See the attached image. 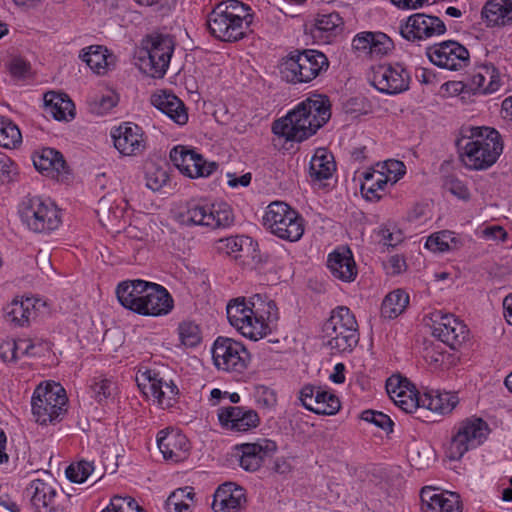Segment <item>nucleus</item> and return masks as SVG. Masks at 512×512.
Wrapping results in <instances>:
<instances>
[{
  "label": "nucleus",
  "mask_w": 512,
  "mask_h": 512,
  "mask_svg": "<svg viewBox=\"0 0 512 512\" xmlns=\"http://www.w3.org/2000/svg\"><path fill=\"white\" fill-rule=\"evenodd\" d=\"M27 345H30V339H19L18 341L7 342L0 346L1 357L4 361H15L21 355H26Z\"/></svg>",
  "instance_id": "nucleus-52"
},
{
  "label": "nucleus",
  "mask_w": 512,
  "mask_h": 512,
  "mask_svg": "<svg viewBox=\"0 0 512 512\" xmlns=\"http://www.w3.org/2000/svg\"><path fill=\"white\" fill-rule=\"evenodd\" d=\"M394 48L393 41L385 33L370 31L368 54L371 57H382Z\"/></svg>",
  "instance_id": "nucleus-47"
},
{
  "label": "nucleus",
  "mask_w": 512,
  "mask_h": 512,
  "mask_svg": "<svg viewBox=\"0 0 512 512\" xmlns=\"http://www.w3.org/2000/svg\"><path fill=\"white\" fill-rule=\"evenodd\" d=\"M213 364L217 370L227 373H243L251 360L246 346L236 339L218 336L211 348Z\"/></svg>",
  "instance_id": "nucleus-12"
},
{
  "label": "nucleus",
  "mask_w": 512,
  "mask_h": 512,
  "mask_svg": "<svg viewBox=\"0 0 512 512\" xmlns=\"http://www.w3.org/2000/svg\"><path fill=\"white\" fill-rule=\"evenodd\" d=\"M408 304L409 295L402 289H396L384 298L381 314L385 318L394 319L405 311Z\"/></svg>",
  "instance_id": "nucleus-41"
},
{
  "label": "nucleus",
  "mask_w": 512,
  "mask_h": 512,
  "mask_svg": "<svg viewBox=\"0 0 512 512\" xmlns=\"http://www.w3.org/2000/svg\"><path fill=\"white\" fill-rule=\"evenodd\" d=\"M364 180H369L370 185H373L375 189L378 191H384L387 183L389 182L388 178L380 173L379 170L367 171L363 174Z\"/></svg>",
  "instance_id": "nucleus-60"
},
{
  "label": "nucleus",
  "mask_w": 512,
  "mask_h": 512,
  "mask_svg": "<svg viewBox=\"0 0 512 512\" xmlns=\"http://www.w3.org/2000/svg\"><path fill=\"white\" fill-rule=\"evenodd\" d=\"M254 20L252 8L239 1L227 0L218 3L208 14L209 33L222 42L233 43L247 37Z\"/></svg>",
  "instance_id": "nucleus-3"
},
{
  "label": "nucleus",
  "mask_w": 512,
  "mask_h": 512,
  "mask_svg": "<svg viewBox=\"0 0 512 512\" xmlns=\"http://www.w3.org/2000/svg\"><path fill=\"white\" fill-rule=\"evenodd\" d=\"M138 307L139 315L160 317L168 315L173 310L174 300L164 286L150 282Z\"/></svg>",
  "instance_id": "nucleus-25"
},
{
  "label": "nucleus",
  "mask_w": 512,
  "mask_h": 512,
  "mask_svg": "<svg viewBox=\"0 0 512 512\" xmlns=\"http://www.w3.org/2000/svg\"><path fill=\"white\" fill-rule=\"evenodd\" d=\"M328 68L327 56L315 49L294 50L279 65L281 78L293 85L309 83Z\"/></svg>",
  "instance_id": "nucleus-6"
},
{
  "label": "nucleus",
  "mask_w": 512,
  "mask_h": 512,
  "mask_svg": "<svg viewBox=\"0 0 512 512\" xmlns=\"http://www.w3.org/2000/svg\"><path fill=\"white\" fill-rule=\"evenodd\" d=\"M30 64L24 59L13 58L9 64L10 74L17 79H24L30 74Z\"/></svg>",
  "instance_id": "nucleus-58"
},
{
  "label": "nucleus",
  "mask_w": 512,
  "mask_h": 512,
  "mask_svg": "<svg viewBox=\"0 0 512 512\" xmlns=\"http://www.w3.org/2000/svg\"><path fill=\"white\" fill-rule=\"evenodd\" d=\"M101 512H145L136 500L130 496H114L110 504Z\"/></svg>",
  "instance_id": "nucleus-51"
},
{
  "label": "nucleus",
  "mask_w": 512,
  "mask_h": 512,
  "mask_svg": "<svg viewBox=\"0 0 512 512\" xmlns=\"http://www.w3.org/2000/svg\"><path fill=\"white\" fill-rule=\"evenodd\" d=\"M322 333L325 345L333 354L351 353L360 338L356 317L346 306H338L331 311Z\"/></svg>",
  "instance_id": "nucleus-5"
},
{
  "label": "nucleus",
  "mask_w": 512,
  "mask_h": 512,
  "mask_svg": "<svg viewBox=\"0 0 512 512\" xmlns=\"http://www.w3.org/2000/svg\"><path fill=\"white\" fill-rule=\"evenodd\" d=\"M235 451L239 466L247 472H256L277 451V444L273 440L262 438L256 442L238 444Z\"/></svg>",
  "instance_id": "nucleus-20"
},
{
  "label": "nucleus",
  "mask_w": 512,
  "mask_h": 512,
  "mask_svg": "<svg viewBox=\"0 0 512 512\" xmlns=\"http://www.w3.org/2000/svg\"><path fill=\"white\" fill-rule=\"evenodd\" d=\"M117 104L116 97L113 95L102 96L91 104V111L97 115H105Z\"/></svg>",
  "instance_id": "nucleus-57"
},
{
  "label": "nucleus",
  "mask_w": 512,
  "mask_h": 512,
  "mask_svg": "<svg viewBox=\"0 0 512 512\" xmlns=\"http://www.w3.org/2000/svg\"><path fill=\"white\" fill-rule=\"evenodd\" d=\"M380 173H383L388 178L391 184H395L406 173V168L403 162L399 160H388L381 165Z\"/></svg>",
  "instance_id": "nucleus-54"
},
{
  "label": "nucleus",
  "mask_w": 512,
  "mask_h": 512,
  "mask_svg": "<svg viewBox=\"0 0 512 512\" xmlns=\"http://www.w3.org/2000/svg\"><path fill=\"white\" fill-rule=\"evenodd\" d=\"M489 431L488 424L479 417H470L458 422L453 427L448 457L451 460H460L469 450L482 445Z\"/></svg>",
  "instance_id": "nucleus-11"
},
{
  "label": "nucleus",
  "mask_w": 512,
  "mask_h": 512,
  "mask_svg": "<svg viewBox=\"0 0 512 512\" xmlns=\"http://www.w3.org/2000/svg\"><path fill=\"white\" fill-rule=\"evenodd\" d=\"M194 493L191 487L173 491L165 502L167 512H191Z\"/></svg>",
  "instance_id": "nucleus-42"
},
{
  "label": "nucleus",
  "mask_w": 512,
  "mask_h": 512,
  "mask_svg": "<svg viewBox=\"0 0 512 512\" xmlns=\"http://www.w3.org/2000/svg\"><path fill=\"white\" fill-rule=\"evenodd\" d=\"M181 343L186 347H196L202 340L200 327L193 321H182L178 326Z\"/></svg>",
  "instance_id": "nucleus-48"
},
{
  "label": "nucleus",
  "mask_w": 512,
  "mask_h": 512,
  "mask_svg": "<svg viewBox=\"0 0 512 512\" xmlns=\"http://www.w3.org/2000/svg\"><path fill=\"white\" fill-rule=\"evenodd\" d=\"M149 283L141 279L120 282L116 287L118 301L124 308L137 313Z\"/></svg>",
  "instance_id": "nucleus-35"
},
{
  "label": "nucleus",
  "mask_w": 512,
  "mask_h": 512,
  "mask_svg": "<svg viewBox=\"0 0 512 512\" xmlns=\"http://www.w3.org/2000/svg\"><path fill=\"white\" fill-rule=\"evenodd\" d=\"M488 28L512 25V0H488L481 10Z\"/></svg>",
  "instance_id": "nucleus-34"
},
{
  "label": "nucleus",
  "mask_w": 512,
  "mask_h": 512,
  "mask_svg": "<svg viewBox=\"0 0 512 512\" xmlns=\"http://www.w3.org/2000/svg\"><path fill=\"white\" fill-rule=\"evenodd\" d=\"M444 188L458 199L467 201L470 199V191L467 185L454 176H448L444 182Z\"/></svg>",
  "instance_id": "nucleus-55"
},
{
  "label": "nucleus",
  "mask_w": 512,
  "mask_h": 512,
  "mask_svg": "<svg viewBox=\"0 0 512 512\" xmlns=\"http://www.w3.org/2000/svg\"><path fill=\"white\" fill-rule=\"evenodd\" d=\"M335 171L336 163L333 155L324 148L317 149L309 164V175L312 181L327 180Z\"/></svg>",
  "instance_id": "nucleus-38"
},
{
  "label": "nucleus",
  "mask_w": 512,
  "mask_h": 512,
  "mask_svg": "<svg viewBox=\"0 0 512 512\" xmlns=\"http://www.w3.org/2000/svg\"><path fill=\"white\" fill-rule=\"evenodd\" d=\"M178 223L183 226H202L210 229L229 226L233 222L231 208L226 203L202 204L189 202L177 214Z\"/></svg>",
  "instance_id": "nucleus-10"
},
{
  "label": "nucleus",
  "mask_w": 512,
  "mask_h": 512,
  "mask_svg": "<svg viewBox=\"0 0 512 512\" xmlns=\"http://www.w3.org/2000/svg\"><path fill=\"white\" fill-rule=\"evenodd\" d=\"M327 268L331 275L342 282L350 283L358 274L357 266L348 247H338L327 258Z\"/></svg>",
  "instance_id": "nucleus-29"
},
{
  "label": "nucleus",
  "mask_w": 512,
  "mask_h": 512,
  "mask_svg": "<svg viewBox=\"0 0 512 512\" xmlns=\"http://www.w3.org/2000/svg\"><path fill=\"white\" fill-rule=\"evenodd\" d=\"M157 445L166 460L180 462L186 459L190 450L187 437L176 431L161 430L157 435Z\"/></svg>",
  "instance_id": "nucleus-30"
},
{
  "label": "nucleus",
  "mask_w": 512,
  "mask_h": 512,
  "mask_svg": "<svg viewBox=\"0 0 512 512\" xmlns=\"http://www.w3.org/2000/svg\"><path fill=\"white\" fill-rule=\"evenodd\" d=\"M174 41L168 35H150L138 58L139 69L153 78H162L169 67L174 52Z\"/></svg>",
  "instance_id": "nucleus-9"
},
{
  "label": "nucleus",
  "mask_w": 512,
  "mask_h": 512,
  "mask_svg": "<svg viewBox=\"0 0 512 512\" xmlns=\"http://www.w3.org/2000/svg\"><path fill=\"white\" fill-rule=\"evenodd\" d=\"M33 508L40 512L45 509L47 512H67L66 503L69 497L59 494L57 484L54 480L34 479L26 488Z\"/></svg>",
  "instance_id": "nucleus-15"
},
{
  "label": "nucleus",
  "mask_w": 512,
  "mask_h": 512,
  "mask_svg": "<svg viewBox=\"0 0 512 512\" xmlns=\"http://www.w3.org/2000/svg\"><path fill=\"white\" fill-rule=\"evenodd\" d=\"M421 408L441 415L449 414L458 404V397L450 392L429 391L422 394Z\"/></svg>",
  "instance_id": "nucleus-39"
},
{
  "label": "nucleus",
  "mask_w": 512,
  "mask_h": 512,
  "mask_svg": "<svg viewBox=\"0 0 512 512\" xmlns=\"http://www.w3.org/2000/svg\"><path fill=\"white\" fill-rule=\"evenodd\" d=\"M111 136L115 148L124 156H135L145 149L144 132L134 123L120 125L112 131Z\"/></svg>",
  "instance_id": "nucleus-26"
},
{
  "label": "nucleus",
  "mask_w": 512,
  "mask_h": 512,
  "mask_svg": "<svg viewBox=\"0 0 512 512\" xmlns=\"http://www.w3.org/2000/svg\"><path fill=\"white\" fill-rule=\"evenodd\" d=\"M361 419L366 422L373 423L375 426L386 432H391L393 430V421L383 412L365 410L361 413Z\"/></svg>",
  "instance_id": "nucleus-53"
},
{
  "label": "nucleus",
  "mask_w": 512,
  "mask_h": 512,
  "mask_svg": "<svg viewBox=\"0 0 512 512\" xmlns=\"http://www.w3.org/2000/svg\"><path fill=\"white\" fill-rule=\"evenodd\" d=\"M93 471V462L82 460L77 463L70 464L66 468L65 474L67 479L71 482L81 484L87 480Z\"/></svg>",
  "instance_id": "nucleus-50"
},
{
  "label": "nucleus",
  "mask_w": 512,
  "mask_h": 512,
  "mask_svg": "<svg viewBox=\"0 0 512 512\" xmlns=\"http://www.w3.org/2000/svg\"><path fill=\"white\" fill-rule=\"evenodd\" d=\"M136 382L143 394L161 408L172 407L179 393L177 385L172 380H166L153 369H140L136 375Z\"/></svg>",
  "instance_id": "nucleus-14"
},
{
  "label": "nucleus",
  "mask_w": 512,
  "mask_h": 512,
  "mask_svg": "<svg viewBox=\"0 0 512 512\" xmlns=\"http://www.w3.org/2000/svg\"><path fill=\"white\" fill-rule=\"evenodd\" d=\"M370 182L369 180H364L360 187L361 193L369 201H378L381 198L380 191L375 189L373 185H370Z\"/></svg>",
  "instance_id": "nucleus-64"
},
{
  "label": "nucleus",
  "mask_w": 512,
  "mask_h": 512,
  "mask_svg": "<svg viewBox=\"0 0 512 512\" xmlns=\"http://www.w3.org/2000/svg\"><path fill=\"white\" fill-rule=\"evenodd\" d=\"M151 104L178 125H185L188 121L184 103L172 93L160 91L153 94Z\"/></svg>",
  "instance_id": "nucleus-33"
},
{
  "label": "nucleus",
  "mask_w": 512,
  "mask_h": 512,
  "mask_svg": "<svg viewBox=\"0 0 512 512\" xmlns=\"http://www.w3.org/2000/svg\"><path fill=\"white\" fill-rule=\"evenodd\" d=\"M370 31L357 33L352 39V48L355 51L368 54Z\"/></svg>",
  "instance_id": "nucleus-61"
},
{
  "label": "nucleus",
  "mask_w": 512,
  "mask_h": 512,
  "mask_svg": "<svg viewBox=\"0 0 512 512\" xmlns=\"http://www.w3.org/2000/svg\"><path fill=\"white\" fill-rule=\"evenodd\" d=\"M423 512H461L459 495L426 486L420 493Z\"/></svg>",
  "instance_id": "nucleus-27"
},
{
  "label": "nucleus",
  "mask_w": 512,
  "mask_h": 512,
  "mask_svg": "<svg viewBox=\"0 0 512 512\" xmlns=\"http://www.w3.org/2000/svg\"><path fill=\"white\" fill-rule=\"evenodd\" d=\"M446 32L445 23L437 16L415 13L400 24L401 36L410 42H420Z\"/></svg>",
  "instance_id": "nucleus-19"
},
{
  "label": "nucleus",
  "mask_w": 512,
  "mask_h": 512,
  "mask_svg": "<svg viewBox=\"0 0 512 512\" xmlns=\"http://www.w3.org/2000/svg\"><path fill=\"white\" fill-rule=\"evenodd\" d=\"M426 55L436 66L458 71L466 68L470 63L468 49L454 40H447L427 47Z\"/></svg>",
  "instance_id": "nucleus-16"
},
{
  "label": "nucleus",
  "mask_w": 512,
  "mask_h": 512,
  "mask_svg": "<svg viewBox=\"0 0 512 512\" xmlns=\"http://www.w3.org/2000/svg\"><path fill=\"white\" fill-rule=\"evenodd\" d=\"M456 246V237L454 232L443 230L430 235L425 247L432 252H446Z\"/></svg>",
  "instance_id": "nucleus-43"
},
{
  "label": "nucleus",
  "mask_w": 512,
  "mask_h": 512,
  "mask_svg": "<svg viewBox=\"0 0 512 512\" xmlns=\"http://www.w3.org/2000/svg\"><path fill=\"white\" fill-rule=\"evenodd\" d=\"M246 504V494L243 487L232 482L220 485L212 503L214 512H241Z\"/></svg>",
  "instance_id": "nucleus-28"
},
{
  "label": "nucleus",
  "mask_w": 512,
  "mask_h": 512,
  "mask_svg": "<svg viewBox=\"0 0 512 512\" xmlns=\"http://www.w3.org/2000/svg\"><path fill=\"white\" fill-rule=\"evenodd\" d=\"M468 86L474 94H492L501 87L500 73L492 63L480 64L470 76Z\"/></svg>",
  "instance_id": "nucleus-31"
},
{
  "label": "nucleus",
  "mask_w": 512,
  "mask_h": 512,
  "mask_svg": "<svg viewBox=\"0 0 512 512\" xmlns=\"http://www.w3.org/2000/svg\"><path fill=\"white\" fill-rule=\"evenodd\" d=\"M411 76L401 63L382 64L373 68L371 83L381 93L400 94L409 89Z\"/></svg>",
  "instance_id": "nucleus-17"
},
{
  "label": "nucleus",
  "mask_w": 512,
  "mask_h": 512,
  "mask_svg": "<svg viewBox=\"0 0 512 512\" xmlns=\"http://www.w3.org/2000/svg\"><path fill=\"white\" fill-rule=\"evenodd\" d=\"M220 425L233 432H247L260 424L258 413L244 406H224L217 412Z\"/></svg>",
  "instance_id": "nucleus-24"
},
{
  "label": "nucleus",
  "mask_w": 512,
  "mask_h": 512,
  "mask_svg": "<svg viewBox=\"0 0 512 512\" xmlns=\"http://www.w3.org/2000/svg\"><path fill=\"white\" fill-rule=\"evenodd\" d=\"M22 136L19 128L9 119L0 118V146L3 148H15L21 143Z\"/></svg>",
  "instance_id": "nucleus-46"
},
{
  "label": "nucleus",
  "mask_w": 512,
  "mask_h": 512,
  "mask_svg": "<svg viewBox=\"0 0 512 512\" xmlns=\"http://www.w3.org/2000/svg\"><path fill=\"white\" fill-rule=\"evenodd\" d=\"M299 399L307 410L319 415H334L341 407L339 398L331 390L312 384L302 387Z\"/></svg>",
  "instance_id": "nucleus-21"
},
{
  "label": "nucleus",
  "mask_w": 512,
  "mask_h": 512,
  "mask_svg": "<svg viewBox=\"0 0 512 512\" xmlns=\"http://www.w3.org/2000/svg\"><path fill=\"white\" fill-rule=\"evenodd\" d=\"M388 274L397 275L406 270L405 258L401 255H392L384 264Z\"/></svg>",
  "instance_id": "nucleus-59"
},
{
  "label": "nucleus",
  "mask_w": 512,
  "mask_h": 512,
  "mask_svg": "<svg viewBox=\"0 0 512 512\" xmlns=\"http://www.w3.org/2000/svg\"><path fill=\"white\" fill-rule=\"evenodd\" d=\"M102 46L93 45L83 49L80 58L84 61L94 72L101 74L107 66V58Z\"/></svg>",
  "instance_id": "nucleus-44"
},
{
  "label": "nucleus",
  "mask_w": 512,
  "mask_h": 512,
  "mask_svg": "<svg viewBox=\"0 0 512 512\" xmlns=\"http://www.w3.org/2000/svg\"><path fill=\"white\" fill-rule=\"evenodd\" d=\"M317 36L327 43L333 42L344 30V20L338 12L320 13L314 23Z\"/></svg>",
  "instance_id": "nucleus-37"
},
{
  "label": "nucleus",
  "mask_w": 512,
  "mask_h": 512,
  "mask_svg": "<svg viewBox=\"0 0 512 512\" xmlns=\"http://www.w3.org/2000/svg\"><path fill=\"white\" fill-rule=\"evenodd\" d=\"M470 135L457 141L461 160L470 170H485L491 167L503 151L499 132L491 127H470Z\"/></svg>",
  "instance_id": "nucleus-4"
},
{
  "label": "nucleus",
  "mask_w": 512,
  "mask_h": 512,
  "mask_svg": "<svg viewBox=\"0 0 512 512\" xmlns=\"http://www.w3.org/2000/svg\"><path fill=\"white\" fill-rule=\"evenodd\" d=\"M433 317V336L450 348L457 349L468 339V327L454 315L436 312Z\"/></svg>",
  "instance_id": "nucleus-22"
},
{
  "label": "nucleus",
  "mask_w": 512,
  "mask_h": 512,
  "mask_svg": "<svg viewBox=\"0 0 512 512\" xmlns=\"http://www.w3.org/2000/svg\"><path fill=\"white\" fill-rule=\"evenodd\" d=\"M331 117V104L325 95H313L303 100L286 116L272 124V132L286 141L307 140Z\"/></svg>",
  "instance_id": "nucleus-2"
},
{
  "label": "nucleus",
  "mask_w": 512,
  "mask_h": 512,
  "mask_svg": "<svg viewBox=\"0 0 512 512\" xmlns=\"http://www.w3.org/2000/svg\"><path fill=\"white\" fill-rule=\"evenodd\" d=\"M381 241L386 246H396L402 240V235L399 231L392 232L389 229H381Z\"/></svg>",
  "instance_id": "nucleus-63"
},
{
  "label": "nucleus",
  "mask_w": 512,
  "mask_h": 512,
  "mask_svg": "<svg viewBox=\"0 0 512 512\" xmlns=\"http://www.w3.org/2000/svg\"><path fill=\"white\" fill-rule=\"evenodd\" d=\"M170 159L183 175L192 179L209 177L218 168L216 162L207 161L194 149L182 145L176 146L170 151Z\"/></svg>",
  "instance_id": "nucleus-18"
},
{
  "label": "nucleus",
  "mask_w": 512,
  "mask_h": 512,
  "mask_svg": "<svg viewBox=\"0 0 512 512\" xmlns=\"http://www.w3.org/2000/svg\"><path fill=\"white\" fill-rule=\"evenodd\" d=\"M168 180L169 176L162 168H154L146 173V186L152 191L160 190Z\"/></svg>",
  "instance_id": "nucleus-56"
},
{
  "label": "nucleus",
  "mask_w": 512,
  "mask_h": 512,
  "mask_svg": "<svg viewBox=\"0 0 512 512\" xmlns=\"http://www.w3.org/2000/svg\"><path fill=\"white\" fill-rule=\"evenodd\" d=\"M263 226L276 237L289 241H299L305 231L302 215L283 201L271 202L265 209Z\"/></svg>",
  "instance_id": "nucleus-7"
},
{
  "label": "nucleus",
  "mask_w": 512,
  "mask_h": 512,
  "mask_svg": "<svg viewBox=\"0 0 512 512\" xmlns=\"http://www.w3.org/2000/svg\"><path fill=\"white\" fill-rule=\"evenodd\" d=\"M91 390L93 398L101 404L114 395L116 384L110 379L95 377L92 380Z\"/></svg>",
  "instance_id": "nucleus-49"
},
{
  "label": "nucleus",
  "mask_w": 512,
  "mask_h": 512,
  "mask_svg": "<svg viewBox=\"0 0 512 512\" xmlns=\"http://www.w3.org/2000/svg\"><path fill=\"white\" fill-rule=\"evenodd\" d=\"M391 3L401 10H417L422 8L429 0H390Z\"/></svg>",
  "instance_id": "nucleus-62"
},
{
  "label": "nucleus",
  "mask_w": 512,
  "mask_h": 512,
  "mask_svg": "<svg viewBox=\"0 0 512 512\" xmlns=\"http://www.w3.org/2000/svg\"><path fill=\"white\" fill-rule=\"evenodd\" d=\"M33 164L40 172L60 173L65 169L66 162L63 155L53 148H43L33 155Z\"/></svg>",
  "instance_id": "nucleus-40"
},
{
  "label": "nucleus",
  "mask_w": 512,
  "mask_h": 512,
  "mask_svg": "<svg viewBox=\"0 0 512 512\" xmlns=\"http://www.w3.org/2000/svg\"><path fill=\"white\" fill-rule=\"evenodd\" d=\"M252 238L248 236H231L220 240L219 249L235 259L242 257V252L249 250Z\"/></svg>",
  "instance_id": "nucleus-45"
},
{
  "label": "nucleus",
  "mask_w": 512,
  "mask_h": 512,
  "mask_svg": "<svg viewBox=\"0 0 512 512\" xmlns=\"http://www.w3.org/2000/svg\"><path fill=\"white\" fill-rule=\"evenodd\" d=\"M385 387L390 399L405 413H413L421 408L422 395L406 378L392 375L387 379Z\"/></svg>",
  "instance_id": "nucleus-23"
},
{
  "label": "nucleus",
  "mask_w": 512,
  "mask_h": 512,
  "mask_svg": "<svg viewBox=\"0 0 512 512\" xmlns=\"http://www.w3.org/2000/svg\"><path fill=\"white\" fill-rule=\"evenodd\" d=\"M227 318L243 337L258 341L271 334L279 319L276 303L265 295L236 298L226 307Z\"/></svg>",
  "instance_id": "nucleus-1"
},
{
  "label": "nucleus",
  "mask_w": 512,
  "mask_h": 512,
  "mask_svg": "<svg viewBox=\"0 0 512 512\" xmlns=\"http://www.w3.org/2000/svg\"><path fill=\"white\" fill-rule=\"evenodd\" d=\"M20 216L27 227L35 233H50L56 230L61 223L55 204L37 196L23 201Z\"/></svg>",
  "instance_id": "nucleus-13"
},
{
  "label": "nucleus",
  "mask_w": 512,
  "mask_h": 512,
  "mask_svg": "<svg viewBox=\"0 0 512 512\" xmlns=\"http://www.w3.org/2000/svg\"><path fill=\"white\" fill-rule=\"evenodd\" d=\"M65 389L54 381L41 382L31 397L32 414L40 425L53 424L66 412Z\"/></svg>",
  "instance_id": "nucleus-8"
},
{
  "label": "nucleus",
  "mask_w": 512,
  "mask_h": 512,
  "mask_svg": "<svg viewBox=\"0 0 512 512\" xmlns=\"http://www.w3.org/2000/svg\"><path fill=\"white\" fill-rule=\"evenodd\" d=\"M40 306L45 303L35 297H16L5 309V318L16 326L23 327L35 318Z\"/></svg>",
  "instance_id": "nucleus-32"
},
{
  "label": "nucleus",
  "mask_w": 512,
  "mask_h": 512,
  "mask_svg": "<svg viewBox=\"0 0 512 512\" xmlns=\"http://www.w3.org/2000/svg\"><path fill=\"white\" fill-rule=\"evenodd\" d=\"M43 101L45 112L54 119L67 121L74 118L75 106L66 94L49 91L44 94Z\"/></svg>",
  "instance_id": "nucleus-36"
}]
</instances>
